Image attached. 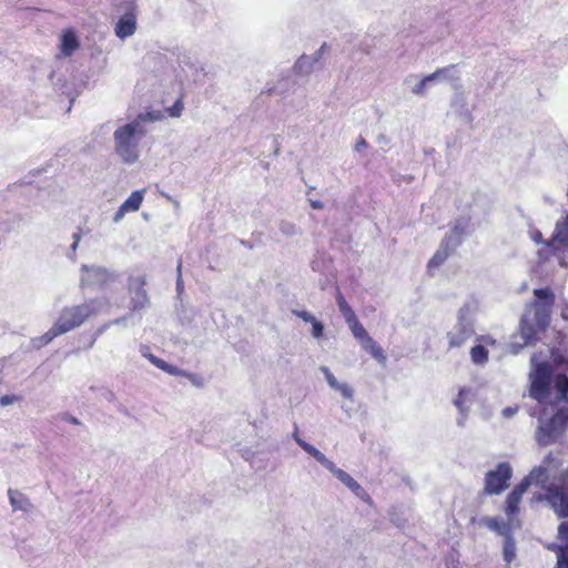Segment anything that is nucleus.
Here are the masks:
<instances>
[{"label":"nucleus","instance_id":"nucleus-1","mask_svg":"<svg viewBox=\"0 0 568 568\" xmlns=\"http://www.w3.org/2000/svg\"><path fill=\"white\" fill-rule=\"evenodd\" d=\"M536 300L526 310L519 322L520 343L513 342L510 347L517 354L525 346L535 345L540 335L545 334L550 324L551 308L555 304V294L549 288L534 290Z\"/></svg>","mask_w":568,"mask_h":568},{"label":"nucleus","instance_id":"nucleus-2","mask_svg":"<svg viewBox=\"0 0 568 568\" xmlns=\"http://www.w3.org/2000/svg\"><path fill=\"white\" fill-rule=\"evenodd\" d=\"M552 464L555 468L558 467L557 459L554 457L551 453H549L544 458L542 464L539 467L532 469L530 474L527 477H525L519 484H517L508 494L505 501L504 511L509 521H513L514 518L519 514V506L521 503L523 495L529 488L531 480H542V478L546 477L547 471L552 467Z\"/></svg>","mask_w":568,"mask_h":568},{"label":"nucleus","instance_id":"nucleus-3","mask_svg":"<svg viewBox=\"0 0 568 568\" xmlns=\"http://www.w3.org/2000/svg\"><path fill=\"white\" fill-rule=\"evenodd\" d=\"M95 310L90 304H80L64 307L52 327L41 336V341L47 344L57 336L65 334L82 325Z\"/></svg>","mask_w":568,"mask_h":568},{"label":"nucleus","instance_id":"nucleus-4","mask_svg":"<svg viewBox=\"0 0 568 568\" xmlns=\"http://www.w3.org/2000/svg\"><path fill=\"white\" fill-rule=\"evenodd\" d=\"M568 428V405L560 407L550 417H546V408L538 417L535 439L539 446H548L560 439Z\"/></svg>","mask_w":568,"mask_h":568},{"label":"nucleus","instance_id":"nucleus-5","mask_svg":"<svg viewBox=\"0 0 568 568\" xmlns=\"http://www.w3.org/2000/svg\"><path fill=\"white\" fill-rule=\"evenodd\" d=\"M145 130L139 121L120 126L114 132V149L125 163H134L139 158V143Z\"/></svg>","mask_w":568,"mask_h":568},{"label":"nucleus","instance_id":"nucleus-6","mask_svg":"<svg viewBox=\"0 0 568 568\" xmlns=\"http://www.w3.org/2000/svg\"><path fill=\"white\" fill-rule=\"evenodd\" d=\"M557 483L546 488V500L558 518L568 517V467L556 478Z\"/></svg>","mask_w":568,"mask_h":568},{"label":"nucleus","instance_id":"nucleus-7","mask_svg":"<svg viewBox=\"0 0 568 568\" xmlns=\"http://www.w3.org/2000/svg\"><path fill=\"white\" fill-rule=\"evenodd\" d=\"M531 239L537 244H544V247L538 252L539 256L544 260H548L551 255L562 251L568 246V213L562 224H557L550 240L545 241L539 230H535L531 233Z\"/></svg>","mask_w":568,"mask_h":568},{"label":"nucleus","instance_id":"nucleus-8","mask_svg":"<svg viewBox=\"0 0 568 568\" xmlns=\"http://www.w3.org/2000/svg\"><path fill=\"white\" fill-rule=\"evenodd\" d=\"M552 367L548 362L538 363L530 374L529 396L539 404L545 403L551 388Z\"/></svg>","mask_w":568,"mask_h":568},{"label":"nucleus","instance_id":"nucleus-9","mask_svg":"<svg viewBox=\"0 0 568 568\" xmlns=\"http://www.w3.org/2000/svg\"><path fill=\"white\" fill-rule=\"evenodd\" d=\"M513 468L507 462L499 463L485 475V495H499L509 486Z\"/></svg>","mask_w":568,"mask_h":568},{"label":"nucleus","instance_id":"nucleus-10","mask_svg":"<svg viewBox=\"0 0 568 568\" xmlns=\"http://www.w3.org/2000/svg\"><path fill=\"white\" fill-rule=\"evenodd\" d=\"M146 278L144 275H131L129 277L128 286L133 311L142 310L149 303L148 293L144 290Z\"/></svg>","mask_w":568,"mask_h":568},{"label":"nucleus","instance_id":"nucleus-11","mask_svg":"<svg viewBox=\"0 0 568 568\" xmlns=\"http://www.w3.org/2000/svg\"><path fill=\"white\" fill-rule=\"evenodd\" d=\"M111 274L102 268L95 266H83L81 275V284L85 287H101L111 281Z\"/></svg>","mask_w":568,"mask_h":568},{"label":"nucleus","instance_id":"nucleus-12","mask_svg":"<svg viewBox=\"0 0 568 568\" xmlns=\"http://www.w3.org/2000/svg\"><path fill=\"white\" fill-rule=\"evenodd\" d=\"M338 480H341L348 489L363 500L371 503L369 495L362 488V486L345 470L337 468L333 463V467L327 468Z\"/></svg>","mask_w":568,"mask_h":568},{"label":"nucleus","instance_id":"nucleus-13","mask_svg":"<svg viewBox=\"0 0 568 568\" xmlns=\"http://www.w3.org/2000/svg\"><path fill=\"white\" fill-rule=\"evenodd\" d=\"M144 197V190L134 191L131 195L121 204L115 213L114 220L119 221L125 213L135 212L140 209Z\"/></svg>","mask_w":568,"mask_h":568},{"label":"nucleus","instance_id":"nucleus-14","mask_svg":"<svg viewBox=\"0 0 568 568\" xmlns=\"http://www.w3.org/2000/svg\"><path fill=\"white\" fill-rule=\"evenodd\" d=\"M136 30V19L133 12L123 14L115 26V34L121 39L132 36Z\"/></svg>","mask_w":568,"mask_h":568},{"label":"nucleus","instance_id":"nucleus-15","mask_svg":"<svg viewBox=\"0 0 568 568\" xmlns=\"http://www.w3.org/2000/svg\"><path fill=\"white\" fill-rule=\"evenodd\" d=\"M471 331L464 325L455 327V329L447 333L448 347L457 348L463 346L470 337Z\"/></svg>","mask_w":568,"mask_h":568},{"label":"nucleus","instance_id":"nucleus-16","mask_svg":"<svg viewBox=\"0 0 568 568\" xmlns=\"http://www.w3.org/2000/svg\"><path fill=\"white\" fill-rule=\"evenodd\" d=\"M145 357L158 368H160L161 371L172 375V376H187L189 378L192 379V382H194V377L193 375L178 368L176 366L172 365V364H169L168 362H165L164 359L153 355V354H148L145 355Z\"/></svg>","mask_w":568,"mask_h":568},{"label":"nucleus","instance_id":"nucleus-17","mask_svg":"<svg viewBox=\"0 0 568 568\" xmlns=\"http://www.w3.org/2000/svg\"><path fill=\"white\" fill-rule=\"evenodd\" d=\"M559 538L565 542L558 547V566L559 568H568V521H562L558 527Z\"/></svg>","mask_w":568,"mask_h":568},{"label":"nucleus","instance_id":"nucleus-18","mask_svg":"<svg viewBox=\"0 0 568 568\" xmlns=\"http://www.w3.org/2000/svg\"><path fill=\"white\" fill-rule=\"evenodd\" d=\"M80 47L79 39L73 30H67L61 37L60 50L65 57H70Z\"/></svg>","mask_w":568,"mask_h":568},{"label":"nucleus","instance_id":"nucleus-19","mask_svg":"<svg viewBox=\"0 0 568 568\" xmlns=\"http://www.w3.org/2000/svg\"><path fill=\"white\" fill-rule=\"evenodd\" d=\"M450 255L449 243L443 241L439 248L435 252V254L430 257L427 263L428 271L439 267Z\"/></svg>","mask_w":568,"mask_h":568},{"label":"nucleus","instance_id":"nucleus-20","mask_svg":"<svg viewBox=\"0 0 568 568\" xmlns=\"http://www.w3.org/2000/svg\"><path fill=\"white\" fill-rule=\"evenodd\" d=\"M511 523L513 521L509 520L505 523L495 517H487L484 519V524L486 527L497 532L498 535L504 536L505 538H507V536H511Z\"/></svg>","mask_w":568,"mask_h":568},{"label":"nucleus","instance_id":"nucleus-21","mask_svg":"<svg viewBox=\"0 0 568 568\" xmlns=\"http://www.w3.org/2000/svg\"><path fill=\"white\" fill-rule=\"evenodd\" d=\"M456 68L455 64H450V65H447L445 68H440V69H437L435 72H433L432 74H428L426 77H424L413 89V92L415 94H422L424 93L425 91V88H426V84L430 81H434L435 79H437L438 77L443 75V74H446L447 72L454 70Z\"/></svg>","mask_w":568,"mask_h":568},{"label":"nucleus","instance_id":"nucleus-22","mask_svg":"<svg viewBox=\"0 0 568 568\" xmlns=\"http://www.w3.org/2000/svg\"><path fill=\"white\" fill-rule=\"evenodd\" d=\"M557 402L568 399V376L566 374H557L554 379Z\"/></svg>","mask_w":568,"mask_h":568},{"label":"nucleus","instance_id":"nucleus-23","mask_svg":"<svg viewBox=\"0 0 568 568\" xmlns=\"http://www.w3.org/2000/svg\"><path fill=\"white\" fill-rule=\"evenodd\" d=\"M298 445L310 455H312L318 463H321L326 469L333 467V462L327 459L317 448L307 444L302 439H297Z\"/></svg>","mask_w":568,"mask_h":568},{"label":"nucleus","instance_id":"nucleus-24","mask_svg":"<svg viewBox=\"0 0 568 568\" xmlns=\"http://www.w3.org/2000/svg\"><path fill=\"white\" fill-rule=\"evenodd\" d=\"M362 346L379 363L384 364L386 362V355L384 354L383 348L372 337L363 342Z\"/></svg>","mask_w":568,"mask_h":568},{"label":"nucleus","instance_id":"nucleus-25","mask_svg":"<svg viewBox=\"0 0 568 568\" xmlns=\"http://www.w3.org/2000/svg\"><path fill=\"white\" fill-rule=\"evenodd\" d=\"M469 403H470V389L463 387L459 389L455 400L454 405L457 407V409L465 414L469 409Z\"/></svg>","mask_w":568,"mask_h":568},{"label":"nucleus","instance_id":"nucleus-26","mask_svg":"<svg viewBox=\"0 0 568 568\" xmlns=\"http://www.w3.org/2000/svg\"><path fill=\"white\" fill-rule=\"evenodd\" d=\"M347 324H348L354 337L356 339H358L361 343L365 342L367 338L371 337L368 335V333L366 332V329L364 328V326L358 321L357 316L355 318H353L352 321H349Z\"/></svg>","mask_w":568,"mask_h":568},{"label":"nucleus","instance_id":"nucleus-27","mask_svg":"<svg viewBox=\"0 0 568 568\" xmlns=\"http://www.w3.org/2000/svg\"><path fill=\"white\" fill-rule=\"evenodd\" d=\"M503 556L507 564H510L516 557V544L511 536L505 538Z\"/></svg>","mask_w":568,"mask_h":568},{"label":"nucleus","instance_id":"nucleus-28","mask_svg":"<svg viewBox=\"0 0 568 568\" xmlns=\"http://www.w3.org/2000/svg\"><path fill=\"white\" fill-rule=\"evenodd\" d=\"M471 361L476 364H484L488 359V351L483 345H476L470 349Z\"/></svg>","mask_w":568,"mask_h":568},{"label":"nucleus","instance_id":"nucleus-29","mask_svg":"<svg viewBox=\"0 0 568 568\" xmlns=\"http://www.w3.org/2000/svg\"><path fill=\"white\" fill-rule=\"evenodd\" d=\"M337 304H338L339 311L343 314L346 323H348L349 321H352L353 318L356 317V314L354 313V311L352 310V307L349 306V304L346 302V300L344 298V296L342 294H338V296H337Z\"/></svg>","mask_w":568,"mask_h":568},{"label":"nucleus","instance_id":"nucleus-30","mask_svg":"<svg viewBox=\"0 0 568 568\" xmlns=\"http://www.w3.org/2000/svg\"><path fill=\"white\" fill-rule=\"evenodd\" d=\"M310 323L312 324V335L315 338L322 337L323 333H324L323 324L320 321H317L315 317H314V321H311Z\"/></svg>","mask_w":568,"mask_h":568},{"label":"nucleus","instance_id":"nucleus-31","mask_svg":"<svg viewBox=\"0 0 568 568\" xmlns=\"http://www.w3.org/2000/svg\"><path fill=\"white\" fill-rule=\"evenodd\" d=\"M22 399L19 395H3L0 397V405L1 406H8L12 405L14 403H18Z\"/></svg>","mask_w":568,"mask_h":568},{"label":"nucleus","instance_id":"nucleus-32","mask_svg":"<svg viewBox=\"0 0 568 568\" xmlns=\"http://www.w3.org/2000/svg\"><path fill=\"white\" fill-rule=\"evenodd\" d=\"M9 497H10V501H11L13 509H24V507L19 503V498H17V497L22 498V494L10 489Z\"/></svg>","mask_w":568,"mask_h":568},{"label":"nucleus","instance_id":"nucleus-33","mask_svg":"<svg viewBox=\"0 0 568 568\" xmlns=\"http://www.w3.org/2000/svg\"><path fill=\"white\" fill-rule=\"evenodd\" d=\"M183 110V102L179 99L174 102V104L169 108L168 112L171 116L178 118L181 115Z\"/></svg>","mask_w":568,"mask_h":568},{"label":"nucleus","instance_id":"nucleus-34","mask_svg":"<svg viewBox=\"0 0 568 568\" xmlns=\"http://www.w3.org/2000/svg\"><path fill=\"white\" fill-rule=\"evenodd\" d=\"M322 372L324 373L328 385L335 389L339 384L335 376L331 373V371L327 367H322Z\"/></svg>","mask_w":568,"mask_h":568},{"label":"nucleus","instance_id":"nucleus-35","mask_svg":"<svg viewBox=\"0 0 568 568\" xmlns=\"http://www.w3.org/2000/svg\"><path fill=\"white\" fill-rule=\"evenodd\" d=\"M293 314L295 316H297L298 318L303 320L304 322H311V321H314V316L308 313L307 311H297V310H294L293 311Z\"/></svg>","mask_w":568,"mask_h":568},{"label":"nucleus","instance_id":"nucleus-36","mask_svg":"<svg viewBox=\"0 0 568 568\" xmlns=\"http://www.w3.org/2000/svg\"><path fill=\"white\" fill-rule=\"evenodd\" d=\"M342 393L344 397H352L353 390L347 384H338V386L335 388Z\"/></svg>","mask_w":568,"mask_h":568},{"label":"nucleus","instance_id":"nucleus-37","mask_svg":"<svg viewBox=\"0 0 568 568\" xmlns=\"http://www.w3.org/2000/svg\"><path fill=\"white\" fill-rule=\"evenodd\" d=\"M518 412V407H506L504 410H503V415L505 417H511L513 415H515L516 413Z\"/></svg>","mask_w":568,"mask_h":568},{"label":"nucleus","instance_id":"nucleus-38","mask_svg":"<svg viewBox=\"0 0 568 568\" xmlns=\"http://www.w3.org/2000/svg\"><path fill=\"white\" fill-rule=\"evenodd\" d=\"M80 230L73 235V243H72V248L75 250V247L78 246L79 242H80V239H81V234H80Z\"/></svg>","mask_w":568,"mask_h":568},{"label":"nucleus","instance_id":"nucleus-39","mask_svg":"<svg viewBox=\"0 0 568 568\" xmlns=\"http://www.w3.org/2000/svg\"><path fill=\"white\" fill-rule=\"evenodd\" d=\"M366 146H367V143H366L365 139L361 138V139L357 141L355 149H356L357 151H359V150H362L363 148H366Z\"/></svg>","mask_w":568,"mask_h":568},{"label":"nucleus","instance_id":"nucleus-40","mask_svg":"<svg viewBox=\"0 0 568 568\" xmlns=\"http://www.w3.org/2000/svg\"><path fill=\"white\" fill-rule=\"evenodd\" d=\"M311 206L313 209H322L323 207V204L320 202V201H312L311 202Z\"/></svg>","mask_w":568,"mask_h":568},{"label":"nucleus","instance_id":"nucleus-41","mask_svg":"<svg viewBox=\"0 0 568 568\" xmlns=\"http://www.w3.org/2000/svg\"><path fill=\"white\" fill-rule=\"evenodd\" d=\"M561 317L566 321H568V310L567 311H562L561 313Z\"/></svg>","mask_w":568,"mask_h":568},{"label":"nucleus","instance_id":"nucleus-42","mask_svg":"<svg viewBox=\"0 0 568 568\" xmlns=\"http://www.w3.org/2000/svg\"><path fill=\"white\" fill-rule=\"evenodd\" d=\"M325 49H326V44L324 43V44H322V47L318 50V55H321L325 51Z\"/></svg>","mask_w":568,"mask_h":568},{"label":"nucleus","instance_id":"nucleus-43","mask_svg":"<svg viewBox=\"0 0 568 568\" xmlns=\"http://www.w3.org/2000/svg\"><path fill=\"white\" fill-rule=\"evenodd\" d=\"M70 422H71V423H73V424H78V423H79V422H78V419H77V418H74V417H72V418L70 419Z\"/></svg>","mask_w":568,"mask_h":568}]
</instances>
